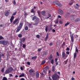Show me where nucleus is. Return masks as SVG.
I'll use <instances>...</instances> for the list:
<instances>
[{
    "label": "nucleus",
    "mask_w": 80,
    "mask_h": 80,
    "mask_svg": "<svg viewBox=\"0 0 80 80\" xmlns=\"http://www.w3.org/2000/svg\"><path fill=\"white\" fill-rule=\"evenodd\" d=\"M17 12H14L12 14V15H13V16H15V15L17 14Z\"/></svg>",
    "instance_id": "nucleus-43"
},
{
    "label": "nucleus",
    "mask_w": 80,
    "mask_h": 80,
    "mask_svg": "<svg viewBox=\"0 0 80 80\" xmlns=\"http://www.w3.org/2000/svg\"><path fill=\"white\" fill-rule=\"evenodd\" d=\"M36 78H38L39 77V72L38 71L36 73Z\"/></svg>",
    "instance_id": "nucleus-13"
},
{
    "label": "nucleus",
    "mask_w": 80,
    "mask_h": 80,
    "mask_svg": "<svg viewBox=\"0 0 80 80\" xmlns=\"http://www.w3.org/2000/svg\"><path fill=\"white\" fill-rule=\"evenodd\" d=\"M9 77H13V75H12V74H9Z\"/></svg>",
    "instance_id": "nucleus-54"
},
{
    "label": "nucleus",
    "mask_w": 80,
    "mask_h": 80,
    "mask_svg": "<svg viewBox=\"0 0 80 80\" xmlns=\"http://www.w3.org/2000/svg\"><path fill=\"white\" fill-rule=\"evenodd\" d=\"M36 38H39L40 37V35H37L36 36Z\"/></svg>",
    "instance_id": "nucleus-41"
},
{
    "label": "nucleus",
    "mask_w": 80,
    "mask_h": 80,
    "mask_svg": "<svg viewBox=\"0 0 80 80\" xmlns=\"http://www.w3.org/2000/svg\"><path fill=\"white\" fill-rule=\"evenodd\" d=\"M18 37H19V38H21L22 37V34H19L18 35Z\"/></svg>",
    "instance_id": "nucleus-28"
},
{
    "label": "nucleus",
    "mask_w": 80,
    "mask_h": 80,
    "mask_svg": "<svg viewBox=\"0 0 80 80\" xmlns=\"http://www.w3.org/2000/svg\"><path fill=\"white\" fill-rule=\"evenodd\" d=\"M57 60H58V58H56L55 59V62H57Z\"/></svg>",
    "instance_id": "nucleus-55"
},
{
    "label": "nucleus",
    "mask_w": 80,
    "mask_h": 80,
    "mask_svg": "<svg viewBox=\"0 0 80 80\" xmlns=\"http://www.w3.org/2000/svg\"><path fill=\"white\" fill-rule=\"evenodd\" d=\"M53 80H57L60 78V76L57 74H54L52 77Z\"/></svg>",
    "instance_id": "nucleus-2"
},
{
    "label": "nucleus",
    "mask_w": 80,
    "mask_h": 80,
    "mask_svg": "<svg viewBox=\"0 0 80 80\" xmlns=\"http://www.w3.org/2000/svg\"><path fill=\"white\" fill-rule=\"evenodd\" d=\"M77 57V53L75 52L74 53V58H75Z\"/></svg>",
    "instance_id": "nucleus-25"
},
{
    "label": "nucleus",
    "mask_w": 80,
    "mask_h": 80,
    "mask_svg": "<svg viewBox=\"0 0 80 80\" xmlns=\"http://www.w3.org/2000/svg\"><path fill=\"white\" fill-rule=\"evenodd\" d=\"M58 12H59V15H62L63 14V12L62 10L61 9H59Z\"/></svg>",
    "instance_id": "nucleus-8"
},
{
    "label": "nucleus",
    "mask_w": 80,
    "mask_h": 80,
    "mask_svg": "<svg viewBox=\"0 0 80 80\" xmlns=\"http://www.w3.org/2000/svg\"><path fill=\"white\" fill-rule=\"evenodd\" d=\"M72 80H75V78H72L71 79Z\"/></svg>",
    "instance_id": "nucleus-62"
},
{
    "label": "nucleus",
    "mask_w": 80,
    "mask_h": 80,
    "mask_svg": "<svg viewBox=\"0 0 80 80\" xmlns=\"http://www.w3.org/2000/svg\"><path fill=\"white\" fill-rule=\"evenodd\" d=\"M8 70L9 71V72H12V71L13 70V68H12V67H10V68H8Z\"/></svg>",
    "instance_id": "nucleus-15"
},
{
    "label": "nucleus",
    "mask_w": 80,
    "mask_h": 80,
    "mask_svg": "<svg viewBox=\"0 0 80 80\" xmlns=\"http://www.w3.org/2000/svg\"><path fill=\"white\" fill-rule=\"evenodd\" d=\"M25 30H28V27L27 26H25Z\"/></svg>",
    "instance_id": "nucleus-29"
},
{
    "label": "nucleus",
    "mask_w": 80,
    "mask_h": 80,
    "mask_svg": "<svg viewBox=\"0 0 80 80\" xmlns=\"http://www.w3.org/2000/svg\"><path fill=\"white\" fill-rule=\"evenodd\" d=\"M37 56H35L33 57H32V60H35V58H37Z\"/></svg>",
    "instance_id": "nucleus-31"
},
{
    "label": "nucleus",
    "mask_w": 80,
    "mask_h": 80,
    "mask_svg": "<svg viewBox=\"0 0 80 80\" xmlns=\"http://www.w3.org/2000/svg\"><path fill=\"white\" fill-rule=\"evenodd\" d=\"M56 54L58 57H59V53H58V52H56Z\"/></svg>",
    "instance_id": "nucleus-50"
},
{
    "label": "nucleus",
    "mask_w": 80,
    "mask_h": 80,
    "mask_svg": "<svg viewBox=\"0 0 80 80\" xmlns=\"http://www.w3.org/2000/svg\"><path fill=\"white\" fill-rule=\"evenodd\" d=\"M37 17L36 16H34L32 18V20H35V19H36Z\"/></svg>",
    "instance_id": "nucleus-23"
},
{
    "label": "nucleus",
    "mask_w": 80,
    "mask_h": 80,
    "mask_svg": "<svg viewBox=\"0 0 80 80\" xmlns=\"http://www.w3.org/2000/svg\"><path fill=\"white\" fill-rule=\"evenodd\" d=\"M49 80H52V79H51V77L50 76L49 77Z\"/></svg>",
    "instance_id": "nucleus-61"
},
{
    "label": "nucleus",
    "mask_w": 80,
    "mask_h": 80,
    "mask_svg": "<svg viewBox=\"0 0 80 80\" xmlns=\"http://www.w3.org/2000/svg\"><path fill=\"white\" fill-rule=\"evenodd\" d=\"M54 3L58 5V7H61L62 6V4H61V3L58 2H54Z\"/></svg>",
    "instance_id": "nucleus-4"
},
{
    "label": "nucleus",
    "mask_w": 80,
    "mask_h": 80,
    "mask_svg": "<svg viewBox=\"0 0 80 80\" xmlns=\"http://www.w3.org/2000/svg\"><path fill=\"white\" fill-rule=\"evenodd\" d=\"M48 54V52L47 51H43V55L42 57H44L45 55H47Z\"/></svg>",
    "instance_id": "nucleus-9"
},
{
    "label": "nucleus",
    "mask_w": 80,
    "mask_h": 80,
    "mask_svg": "<svg viewBox=\"0 0 80 80\" xmlns=\"http://www.w3.org/2000/svg\"><path fill=\"white\" fill-rule=\"evenodd\" d=\"M53 45V43H49V45H50V46H52V45Z\"/></svg>",
    "instance_id": "nucleus-59"
},
{
    "label": "nucleus",
    "mask_w": 80,
    "mask_h": 80,
    "mask_svg": "<svg viewBox=\"0 0 80 80\" xmlns=\"http://www.w3.org/2000/svg\"><path fill=\"white\" fill-rule=\"evenodd\" d=\"M21 42H23V43H24L25 42V38H23L21 40Z\"/></svg>",
    "instance_id": "nucleus-17"
},
{
    "label": "nucleus",
    "mask_w": 80,
    "mask_h": 80,
    "mask_svg": "<svg viewBox=\"0 0 80 80\" xmlns=\"http://www.w3.org/2000/svg\"><path fill=\"white\" fill-rule=\"evenodd\" d=\"M26 47V45L25 44H23V47H22L23 48H25Z\"/></svg>",
    "instance_id": "nucleus-47"
},
{
    "label": "nucleus",
    "mask_w": 80,
    "mask_h": 80,
    "mask_svg": "<svg viewBox=\"0 0 80 80\" xmlns=\"http://www.w3.org/2000/svg\"><path fill=\"white\" fill-rule=\"evenodd\" d=\"M48 38V33H47L46 37L45 39V41H47V40Z\"/></svg>",
    "instance_id": "nucleus-19"
},
{
    "label": "nucleus",
    "mask_w": 80,
    "mask_h": 80,
    "mask_svg": "<svg viewBox=\"0 0 80 80\" xmlns=\"http://www.w3.org/2000/svg\"><path fill=\"white\" fill-rule=\"evenodd\" d=\"M32 25V24L29 23V25H28V26L29 28H31V26Z\"/></svg>",
    "instance_id": "nucleus-49"
},
{
    "label": "nucleus",
    "mask_w": 80,
    "mask_h": 80,
    "mask_svg": "<svg viewBox=\"0 0 80 80\" xmlns=\"http://www.w3.org/2000/svg\"><path fill=\"white\" fill-rule=\"evenodd\" d=\"M52 58H53V56H52V55H51L48 58V59L49 60H51L52 59Z\"/></svg>",
    "instance_id": "nucleus-16"
},
{
    "label": "nucleus",
    "mask_w": 80,
    "mask_h": 80,
    "mask_svg": "<svg viewBox=\"0 0 80 80\" xmlns=\"http://www.w3.org/2000/svg\"><path fill=\"white\" fill-rule=\"evenodd\" d=\"M8 43V42L6 40H2L0 41V44H2L3 45H6Z\"/></svg>",
    "instance_id": "nucleus-3"
},
{
    "label": "nucleus",
    "mask_w": 80,
    "mask_h": 80,
    "mask_svg": "<svg viewBox=\"0 0 80 80\" xmlns=\"http://www.w3.org/2000/svg\"><path fill=\"white\" fill-rule=\"evenodd\" d=\"M45 63H46V61H45V60H44L42 62L41 65H43V64H45Z\"/></svg>",
    "instance_id": "nucleus-24"
},
{
    "label": "nucleus",
    "mask_w": 80,
    "mask_h": 80,
    "mask_svg": "<svg viewBox=\"0 0 80 80\" xmlns=\"http://www.w3.org/2000/svg\"><path fill=\"white\" fill-rule=\"evenodd\" d=\"M3 39H4V38H3L2 36H0V40H2Z\"/></svg>",
    "instance_id": "nucleus-40"
},
{
    "label": "nucleus",
    "mask_w": 80,
    "mask_h": 80,
    "mask_svg": "<svg viewBox=\"0 0 80 80\" xmlns=\"http://www.w3.org/2000/svg\"><path fill=\"white\" fill-rule=\"evenodd\" d=\"M70 37L71 38L72 42V43H73V42L74 41V37H73V34H71L70 35Z\"/></svg>",
    "instance_id": "nucleus-5"
},
{
    "label": "nucleus",
    "mask_w": 80,
    "mask_h": 80,
    "mask_svg": "<svg viewBox=\"0 0 80 80\" xmlns=\"http://www.w3.org/2000/svg\"><path fill=\"white\" fill-rule=\"evenodd\" d=\"M45 31L46 32H48V26H47L45 28Z\"/></svg>",
    "instance_id": "nucleus-35"
},
{
    "label": "nucleus",
    "mask_w": 80,
    "mask_h": 80,
    "mask_svg": "<svg viewBox=\"0 0 80 80\" xmlns=\"http://www.w3.org/2000/svg\"><path fill=\"white\" fill-rule=\"evenodd\" d=\"M38 15L39 16H40V11H38Z\"/></svg>",
    "instance_id": "nucleus-45"
},
{
    "label": "nucleus",
    "mask_w": 80,
    "mask_h": 80,
    "mask_svg": "<svg viewBox=\"0 0 80 80\" xmlns=\"http://www.w3.org/2000/svg\"><path fill=\"white\" fill-rule=\"evenodd\" d=\"M59 23H60V24H62V23H63L62 22V21L61 20H59Z\"/></svg>",
    "instance_id": "nucleus-51"
},
{
    "label": "nucleus",
    "mask_w": 80,
    "mask_h": 80,
    "mask_svg": "<svg viewBox=\"0 0 80 80\" xmlns=\"http://www.w3.org/2000/svg\"><path fill=\"white\" fill-rule=\"evenodd\" d=\"M2 80H7V78L6 77H3Z\"/></svg>",
    "instance_id": "nucleus-39"
},
{
    "label": "nucleus",
    "mask_w": 80,
    "mask_h": 80,
    "mask_svg": "<svg viewBox=\"0 0 80 80\" xmlns=\"http://www.w3.org/2000/svg\"><path fill=\"white\" fill-rule=\"evenodd\" d=\"M25 74L24 73H22L21 75H19V77H24Z\"/></svg>",
    "instance_id": "nucleus-21"
},
{
    "label": "nucleus",
    "mask_w": 80,
    "mask_h": 80,
    "mask_svg": "<svg viewBox=\"0 0 80 80\" xmlns=\"http://www.w3.org/2000/svg\"><path fill=\"white\" fill-rule=\"evenodd\" d=\"M65 42H64L62 44V46H64V45H65Z\"/></svg>",
    "instance_id": "nucleus-57"
},
{
    "label": "nucleus",
    "mask_w": 80,
    "mask_h": 80,
    "mask_svg": "<svg viewBox=\"0 0 80 80\" xmlns=\"http://www.w3.org/2000/svg\"><path fill=\"white\" fill-rule=\"evenodd\" d=\"M66 51H69L70 50V48H69L67 47L66 49Z\"/></svg>",
    "instance_id": "nucleus-48"
},
{
    "label": "nucleus",
    "mask_w": 80,
    "mask_h": 80,
    "mask_svg": "<svg viewBox=\"0 0 80 80\" xmlns=\"http://www.w3.org/2000/svg\"><path fill=\"white\" fill-rule=\"evenodd\" d=\"M4 70H5V68H3L1 70L2 72L3 73V72H4Z\"/></svg>",
    "instance_id": "nucleus-38"
},
{
    "label": "nucleus",
    "mask_w": 80,
    "mask_h": 80,
    "mask_svg": "<svg viewBox=\"0 0 80 80\" xmlns=\"http://www.w3.org/2000/svg\"><path fill=\"white\" fill-rule=\"evenodd\" d=\"M24 15L26 16L27 15V13H25L24 14Z\"/></svg>",
    "instance_id": "nucleus-64"
},
{
    "label": "nucleus",
    "mask_w": 80,
    "mask_h": 80,
    "mask_svg": "<svg viewBox=\"0 0 80 80\" xmlns=\"http://www.w3.org/2000/svg\"><path fill=\"white\" fill-rule=\"evenodd\" d=\"M80 19L79 18H77L75 20V22H80Z\"/></svg>",
    "instance_id": "nucleus-18"
},
{
    "label": "nucleus",
    "mask_w": 80,
    "mask_h": 80,
    "mask_svg": "<svg viewBox=\"0 0 80 80\" xmlns=\"http://www.w3.org/2000/svg\"><path fill=\"white\" fill-rule=\"evenodd\" d=\"M20 69L21 70H23V67H20Z\"/></svg>",
    "instance_id": "nucleus-58"
},
{
    "label": "nucleus",
    "mask_w": 80,
    "mask_h": 80,
    "mask_svg": "<svg viewBox=\"0 0 80 80\" xmlns=\"http://www.w3.org/2000/svg\"><path fill=\"white\" fill-rule=\"evenodd\" d=\"M52 32H55V30L54 29L52 30Z\"/></svg>",
    "instance_id": "nucleus-60"
},
{
    "label": "nucleus",
    "mask_w": 80,
    "mask_h": 80,
    "mask_svg": "<svg viewBox=\"0 0 80 80\" xmlns=\"http://www.w3.org/2000/svg\"><path fill=\"white\" fill-rule=\"evenodd\" d=\"M51 63L52 64H53L54 62H53V59H52L51 61Z\"/></svg>",
    "instance_id": "nucleus-36"
},
{
    "label": "nucleus",
    "mask_w": 80,
    "mask_h": 80,
    "mask_svg": "<svg viewBox=\"0 0 80 80\" xmlns=\"http://www.w3.org/2000/svg\"><path fill=\"white\" fill-rule=\"evenodd\" d=\"M34 72V70L33 69H30L29 70V72L30 73H33Z\"/></svg>",
    "instance_id": "nucleus-30"
},
{
    "label": "nucleus",
    "mask_w": 80,
    "mask_h": 80,
    "mask_svg": "<svg viewBox=\"0 0 80 80\" xmlns=\"http://www.w3.org/2000/svg\"><path fill=\"white\" fill-rule=\"evenodd\" d=\"M27 63L28 65H30V62H28Z\"/></svg>",
    "instance_id": "nucleus-56"
},
{
    "label": "nucleus",
    "mask_w": 80,
    "mask_h": 80,
    "mask_svg": "<svg viewBox=\"0 0 80 80\" xmlns=\"http://www.w3.org/2000/svg\"><path fill=\"white\" fill-rule=\"evenodd\" d=\"M10 71H9V70H8V69L7 70H6L5 72H4V73L5 74H8V73H10Z\"/></svg>",
    "instance_id": "nucleus-14"
},
{
    "label": "nucleus",
    "mask_w": 80,
    "mask_h": 80,
    "mask_svg": "<svg viewBox=\"0 0 80 80\" xmlns=\"http://www.w3.org/2000/svg\"><path fill=\"white\" fill-rule=\"evenodd\" d=\"M48 17L46 18V19H48V18H50V17H51V14L50 13H48Z\"/></svg>",
    "instance_id": "nucleus-20"
},
{
    "label": "nucleus",
    "mask_w": 80,
    "mask_h": 80,
    "mask_svg": "<svg viewBox=\"0 0 80 80\" xmlns=\"http://www.w3.org/2000/svg\"><path fill=\"white\" fill-rule=\"evenodd\" d=\"M25 80V79H24V78H22L21 79V80Z\"/></svg>",
    "instance_id": "nucleus-63"
},
{
    "label": "nucleus",
    "mask_w": 80,
    "mask_h": 80,
    "mask_svg": "<svg viewBox=\"0 0 80 80\" xmlns=\"http://www.w3.org/2000/svg\"><path fill=\"white\" fill-rule=\"evenodd\" d=\"M20 46H22V45H23V43H22V42H20Z\"/></svg>",
    "instance_id": "nucleus-44"
},
{
    "label": "nucleus",
    "mask_w": 80,
    "mask_h": 80,
    "mask_svg": "<svg viewBox=\"0 0 80 80\" xmlns=\"http://www.w3.org/2000/svg\"><path fill=\"white\" fill-rule=\"evenodd\" d=\"M42 15H43V16H45L46 14V12L45 11H43L42 12Z\"/></svg>",
    "instance_id": "nucleus-11"
},
{
    "label": "nucleus",
    "mask_w": 80,
    "mask_h": 80,
    "mask_svg": "<svg viewBox=\"0 0 80 80\" xmlns=\"http://www.w3.org/2000/svg\"><path fill=\"white\" fill-rule=\"evenodd\" d=\"M58 23V19H57L56 20V21L55 22V23Z\"/></svg>",
    "instance_id": "nucleus-33"
},
{
    "label": "nucleus",
    "mask_w": 80,
    "mask_h": 80,
    "mask_svg": "<svg viewBox=\"0 0 80 80\" xmlns=\"http://www.w3.org/2000/svg\"><path fill=\"white\" fill-rule=\"evenodd\" d=\"M52 72H55V67H54V66H53L52 67Z\"/></svg>",
    "instance_id": "nucleus-27"
},
{
    "label": "nucleus",
    "mask_w": 80,
    "mask_h": 80,
    "mask_svg": "<svg viewBox=\"0 0 80 80\" xmlns=\"http://www.w3.org/2000/svg\"><path fill=\"white\" fill-rule=\"evenodd\" d=\"M68 62V59H67V60L64 62V64H67V63Z\"/></svg>",
    "instance_id": "nucleus-37"
},
{
    "label": "nucleus",
    "mask_w": 80,
    "mask_h": 80,
    "mask_svg": "<svg viewBox=\"0 0 80 80\" xmlns=\"http://www.w3.org/2000/svg\"><path fill=\"white\" fill-rule=\"evenodd\" d=\"M9 14L10 12H9L8 11L5 12V15L6 16V17H7V16L9 15Z\"/></svg>",
    "instance_id": "nucleus-10"
},
{
    "label": "nucleus",
    "mask_w": 80,
    "mask_h": 80,
    "mask_svg": "<svg viewBox=\"0 0 80 80\" xmlns=\"http://www.w3.org/2000/svg\"><path fill=\"white\" fill-rule=\"evenodd\" d=\"M18 21V19L17 18L13 22V25H15V23H17Z\"/></svg>",
    "instance_id": "nucleus-12"
},
{
    "label": "nucleus",
    "mask_w": 80,
    "mask_h": 80,
    "mask_svg": "<svg viewBox=\"0 0 80 80\" xmlns=\"http://www.w3.org/2000/svg\"><path fill=\"white\" fill-rule=\"evenodd\" d=\"M68 57V55H66V54H65V52H62V58H67Z\"/></svg>",
    "instance_id": "nucleus-6"
},
{
    "label": "nucleus",
    "mask_w": 80,
    "mask_h": 80,
    "mask_svg": "<svg viewBox=\"0 0 80 80\" xmlns=\"http://www.w3.org/2000/svg\"><path fill=\"white\" fill-rule=\"evenodd\" d=\"M66 54H67V55H69V54H70V52L68 51H67Z\"/></svg>",
    "instance_id": "nucleus-52"
},
{
    "label": "nucleus",
    "mask_w": 80,
    "mask_h": 80,
    "mask_svg": "<svg viewBox=\"0 0 80 80\" xmlns=\"http://www.w3.org/2000/svg\"><path fill=\"white\" fill-rule=\"evenodd\" d=\"M23 23L20 22L19 24V25L18 27V28L16 31V33H17L21 30V28H22V27H23Z\"/></svg>",
    "instance_id": "nucleus-1"
},
{
    "label": "nucleus",
    "mask_w": 80,
    "mask_h": 80,
    "mask_svg": "<svg viewBox=\"0 0 80 80\" xmlns=\"http://www.w3.org/2000/svg\"><path fill=\"white\" fill-rule=\"evenodd\" d=\"M13 3L14 5H16V2L15 1H13Z\"/></svg>",
    "instance_id": "nucleus-53"
},
{
    "label": "nucleus",
    "mask_w": 80,
    "mask_h": 80,
    "mask_svg": "<svg viewBox=\"0 0 80 80\" xmlns=\"http://www.w3.org/2000/svg\"><path fill=\"white\" fill-rule=\"evenodd\" d=\"M75 51L77 53H78V49L77 48V47H76V50H75Z\"/></svg>",
    "instance_id": "nucleus-42"
},
{
    "label": "nucleus",
    "mask_w": 80,
    "mask_h": 80,
    "mask_svg": "<svg viewBox=\"0 0 80 80\" xmlns=\"http://www.w3.org/2000/svg\"><path fill=\"white\" fill-rule=\"evenodd\" d=\"M69 24H70V23L67 22V23H66L65 24V27H66V26H67L68 25H69Z\"/></svg>",
    "instance_id": "nucleus-34"
},
{
    "label": "nucleus",
    "mask_w": 80,
    "mask_h": 80,
    "mask_svg": "<svg viewBox=\"0 0 80 80\" xmlns=\"http://www.w3.org/2000/svg\"><path fill=\"white\" fill-rule=\"evenodd\" d=\"M35 11H34V9H31V13H35Z\"/></svg>",
    "instance_id": "nucleus-22"
},
{
    "label": "nucleus",
    "mask_w": 80,
    "mask_h": 80,
    "mask_svg": "<svg viewBox=\"0 0 80 80\" xmlns=\"http://www.w3.org/2000/svg\"><path fill=\"white\" fill-rule=\"evenodd\" d=\"M14 18H15L14 16H12L10 20H13V19H14Z\"/></svg>",
    "instance_id": "nucleus-26"
},
{
    "label": "nucleus",
    "mask_w": 80,
    "mask_h": 80,
    "mask_svg": "<svg viewBox=\"0 0 80 80\" xmlns=\"http://www.w3.org/2000/svg\"><path fill=\"white\" fill-rule=\"evenodd\" d=\"M2 57V52H0V63L1 62V57Z\"/></svg>",
    "instance_id": "nucleus-32"
},
{
    "label": "nucleus",
    "mask_w": 80,
    "mask_h": 80,
    "mask_svg": "<svg viewBox=\"0 0 80 80\" xmlns=\"http://www.w3.org/2000/svg\"><path fill=\"white\" fill-rule=\"evenodd\" d=\"M39 20H40V19H39V18H37L35 20V23L34 24V25H38V23L39 22Z\"/></svg>",
    "instance_id": "nucleus-7"
},
{
    "label": "nucleus",
    "mask_w": 80,
    "mask_h": 80,
    "mask_svg": "<svg viewBox=\"0 0 80 80\" xmlns=\"http://www.w3.org/2000/svg\"><path fill=\"white\" fill-rule=\"evenodd\" d=\"M42 50V48H38V52H40V51H41Z\"/></svg>",
    "instance_id": "nucleus-46"
}]
</instances>
